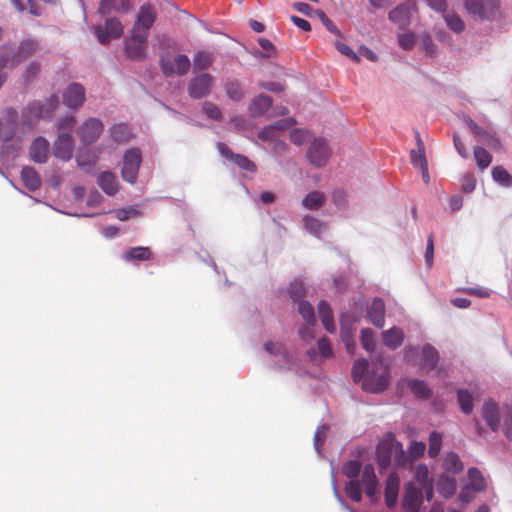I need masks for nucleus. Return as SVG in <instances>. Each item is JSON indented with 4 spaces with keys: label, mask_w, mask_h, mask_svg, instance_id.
I'll use <instances>...</instances> for the list:
<instances>
[{
    "label": "nucleus",
    "mask_w": 512,
    "mask_h": 512,
    "mask_svg": "<svg viewBox=\"0 0 512 512\" xmlns=\"http://www.w3.org/2000/svg\"><path fill=\"white\" fill-rule=\"evenodd\" d=\"M392 454H394L397 466L404 465L406 456L402 444L396 442L394 436L389 433L379 442L376 448V459L380 471L389 467Z\"/></svg>",
    "instance_id": "obj_1"
},
{
    "label": "nucleus",
    "mask_w": 512,
    "mask_h": 512,
    "mask_svg": "<svg viewBox=\"0 0 512 512\" xmlns=\"http://www.w3.org/2000/svg\"><path fill=\"white\" fill-rule=\"evenodd\" d=\"M389 383L388 367L374 364L363 379L362 388L366 392L379 393L386 390Z\"/></svg>",
    "instance_id": "obj_2"
},
{
    "label": "nucleus",
    "mask_w": 512,
    "mask_h": 512,
    "mask_svg": "<svg viewBox=\"0 0 512 512\" xmlns=\"http://www.w3.org/2000/svg\"><path fill=\"white\" fill-rule=\"evenodd\" d=\"M157 18L155 7L150 3L140 6L136 15L131 32L136 33L137 37L145 38L149 36V31Z\"/></svg>",
    "instance_id": "obj_3"
},
{
    "label": "nucleus",
    "mask_w": 512,
    "mask_h": 512,
    "mask_svg": "<svg viewBox=\"0 0 512 512\" xmlns=\"http://www.w3.org/2000/svg\"><path fill=\"white\" fill-rule=\"evenodd\" d=\"M191 67L188 56L178 54L173 59L167 55H161L160 68L166 77H180L185 75Z\"/></svg>",
    "instance_id": "obj_4"
},
{
    "label": "nucleus",
    "mask_w": 512,
    "mask_h": 512,
    "mask_svg": "<svg viewBox=\"0 0 512 512\" xmlns=\"http://www.w3.org/2000/svg\"><path fill=\"white\" fill-rule=\"evenodd\" d=\"M141 161V151L138 148H131L125 152L121 171L124 181L131 184L136 182Z\"/></svg>",
    "instance_id": "obj_5"
},
{
    "label": "nucleus",
    "mask_w": 512,
    "mask_h": 512,
    "mask_svg": "<svg viewBox=\"0 0 512 512\" xmlns=\"http://www.w3.org/2000/svg\"><path fill=\"white\" fill-rule=\"evenodd\" d=\"M330 156L331 150L323 138L314 139L307 150V158L315 167L325 166Z\"/></svg>",
    "instance_id": "obj_6"
},
{
    "label": "nucleus",
    "mask_w": 512,
    "mask_h": 512,
    "mask_svg": "<svg viewBox=\"0 0 512 512\" xmlns=\"http://www.w3.org/2000/svg\"><path fill=\"white\" fill-rule=\"evenodd\" d=\"M94 32L97 36L98 41L106 45L111 39L120 38L123 34V26L117 18H107L104 27L96 25Z\"/></svg>",
    "instance_id": "obj_7"
},
{
    "label": "nucleus",
    "mask_w": 512,
    "mask_h": 512,
    "mask_svg": "<svg viewBox=\"0 0 512 512\" xmlns=\"http://www.w3.org/2000/svg\"><path fill=\"white\" fill-rule=\"evenodd\" d=\"M214 85V77L208 73H202L193 77L188 84V94L193 99L206 97Z\"/></svg>",
    "instance_id": "obj_8"
},
{
    "label": "nucleus",
    "mask_w": 512,
    "mask_h": 512,
    "mask_svg": "<svg viewBox=\"0 0 512 512\" xmlns=\"http://www.w3.org/2000/svg\"><path fill=\"white\" fill-rule=\"evenodd\" d=\"M103 128L100 119L89 118L78 128L77 134L83 144L89 145L97 141L103 132Z\"/></svg>",
    "instance_id": "obj_9"
},
{
    "label": "nucleus",
    "mask_w": 512,
    "mask_h": 512,
    "mask_svg": "<svg viewBox=\"0 0 512 512\" xmlns=\"http://www.w3.org/2000/svg\"><path fill=\"white\" fill-rule=\"evenodd\" d=\"M464 4L469 13L482 19L492 17L499 8L498 0H465Z\"/></svg>",
    "instance_id": "obj_10"
},
{
    "label": "nucleus",
    "mask_w": 512,
    "mask_h": 512,
    "mask_svg": "<svg viewBox=\"0 0 512 512\" xmlns=\"http://www.w3.org/2000/svg\"><path fill=\"white\" fill-rule=\"evenodd\" d=\"M148 38H140L136 33L131 32L130 37L126 39L124 45V52L126 56L133 60L139 61L146 58V43Z\"/></svg>",
    "instance_id": "obj_11"
},
{
    "label": "nucleus",
    "mask_w": 512,
    "mask_h": 512,
    "mask_svg": "<svg viewBox=\"0 0 512 512\" xmlns=\"http://www.w3.org/2000/svg\"><path fill=\"white\" fill-rule=\"evenodd\" d=\"M217 148L219 153L226 159L232 161L242 170L248 172H256L257 167L254 162L248 159L245 155L237 154L231 151V149L225 143H218Z\"/></svg>",
    "instance_id": "obj_12"
},
{
    "label": "nucleus",
    "mask_w": 512,
    "mask_h": 512,
    "mask_svg": "<svg viewBox=\"0 0 512 512\" xmlns=\"http://www.w3.org/2000/svg\"><path fill=\"white\" fill-rule=\"evenodd\" d=\"M18 127V113L13 108H8L5 111L3 120H0V139L3 141H10L15 136Z\"/></svg>",
    "instance_id": "obj_13"
},
{
    "label": "nucleus",
    "mask_w": 512,
    "mask_h": 512,
    "mask_svg": "<svg viewBox=\"0 0 512 512\" xmlns=\"http://www.w3.org/2000/svg\"><path fill=\"white\" fill-rule=\"evenodd\" d=\"M422 502L423 499L421 490H419V488H417L414 483H408L405 486L404 491V512H419Z\"/></svg>",
    "instance_id": "obj_14"
},
{
    "label": "nucleus",
    "mask_w": 512,
    "mask_h": 512,
    "mask_svg": "<svg viewBox=\"0 0 512 512\" xmlns=\"http://www.w3.org/2000/svg\"><path fill=\"white\" fill-rule=\"evenodd\" d=\"M74 150V139L70 134L62 133L54 143L53 153L55 157L68 161L71 159Z\"/></svg>",
    "instance_id": "obj_15"
},
{
    "label": "nucleus",
    "mask_w": 512,
    "mask_h": 512,
    "mask_svg": "<svg viewBox=\"0 0 512 512\" xmlns=\"http://www.w3.org/2000/svg\"><path fill=\"white\" fill-rule=\"evenodd\" d=\"M481 415L489 428L493 432H497L500 428V412L498 404L492 399H488L483 403Z\"/></svg>",
    "instance_id": "obj_16"
},
{
    "label": "nucleus",
    "mask_w": 512,
    "mask_h": 512,
    "mask_svg": "<svg viewBox=\"0 0 512 512\" xmlns=\"http://www.w3.org/2000/svg\"><path fill=\"white\" fill-rule=\"evenodd\" d=\"M85 101V89L79 83L70 84L63 93V102L69 108H78Z\"/></svg>",
    "instance_id": "obj_17"
},
{
    "label": "nucleus",
    "mask_w": 512,
    "mask_h": 512,
    "mask_svg": "<svg viewBox=\"0 0 512 512\" xmlns=\"http://www.w3.org/2000/svg\"><path fill=\"white\" fill-rule=\"evenodd\" d=\"M131 9V0H100L98 6V13L102 16H105L113 12L127 13Z\"/></svg>",
    "instance_id": "obj_18"
},
{
    "label": "nucleus",
    "mask_w": 512,
    "mask_h": 512,
    "mask_svg": "<svg viewBox=\"0 0 512 512\" xmlns=\"http://www.w3.org/2000/svg\"><path fill=\"white\" fill-rule=\"evenodd\" d=\"M400 487V478L396 472L389 474L385 484V503L387 507L393 508L397 504Z\"/></svg>",
    "instance_id": "obj_19"
},
{
    "label": "nucleus",
    "mask_w": 512,
    "mask_h": 512,
    "mask_svg": "<svg viewBox=\"0 0 512 512\" xmlns=\"http://www.w3.org/2000/svg\"><path fill=\"white\" fill-rule=\"evenodd\" d=\"M59 105V98L57 95H51L44 104L33 103L30 106L31 112L42 119H50L53 112Z\"/></svg>",
    "instance_id": "obj_20"
},
{
    "label": "nucleus",
    "mask_w": 512,
    "mask_h": 512,
    "mask_svg": "<svg viewBox=\"0 0 512 512\" xmlns=\"http://www.w3.org/2000/svg\"><path fill=\"white\" fill-rule=\"evenodd\" d=\"M388 17L400 29H406L411 22V7L407 4H400L389 12Z\"/></svg>",
    "instance_id": "obj_21"
},
{
    "label": "nucleus",
    "mask_w": 512,
    "mask_h": 512,
    "mask_svg": "<svg viewBox=\"0 0 512 512\" xmlns=\"http://www.w3.org/2000/svg\"><path fill=\"white\" fill-rule=\"evenodd\" d=\"M367 317L370 322L382 328L385 323V304L381 298H374L371 305L367 308Z\"/></svg>",
    "instance_id": "obj_22"
},
{
    "label": "nucleus",
    "mask_w": 512,
    "mask_h": 512,
    "mask_svg": "<svg viewBox=\"0 0 512 512\" xmlns=\"http://www.w3.org/2000/svg\"><path fill=\"white\" fill-rule=\"evenodd\" d=\"M361 485L364 487L366 495L371 499L374 498L377 491L378 480L373 465H365L361 476Z\"/></svg>",
    "instance_id": "obj_23"
},
{
    "label": "nucleus",
    "mask_w": 512,
    "mask_h": 512,
    "mask_svg": "<svg viewBox=\"0 0 512 512\" xmlns=\"http://www.w3.org/2000/svg\"><path fill=\"white\" fill-rule=\"evenodd\" d=\"M48 151V141L43 137H38L32 142L29 148V155L34 162L45 163L48 158Z\"/></svg>",
    "instance_id": "obj_24"
},
{
    "label": "nucleus",
    "mask_w": 512,
    "mask_h": 512,
    "mask_svg": "<svg viewBox=\"0 0 512 512\" xmlns=\"http://www.w3.org/2000/svg\"><path fill=\"white\" fill-rule=\"evenodd\" d=\"M466 123L477 141L483 142L491 147H496L499 144V140L492 133L480 127L472 119L468 118Z\"/></svg>",
    "instance_id": "obj_25"
},
{
    "label": "nucleus",
    "mask_w": 512,
    "mask_h": 512,
    "mask_svg": "<svg viewBox=\"0 0 512 512\" xmlns=\"http://www.w3.org/2000/svg\"><path fill=\"white\" fill-rule=\"evenodd\" d=\"M21 62L22 58L20 55H16L15 49L11 45L0 46V71L4 68H13Z\"/></svg>",
    "instance_id": "obj_26"
},
{
    "label": "nucleus",
    "mask_w": 512,
    "mask_h": 512,
    "mask_svg": "<svg viewBox=\"0 0 512 512\" xmlns=\"http://www.w3.org/2000/svg\"><path fill=\"white\" fill-rule=\"evenodd\" d=\"M21 180L29 191H36L41 187L42 181L35 168L26 166L21 170Z\"/></svg>",
    "instance_id": "obj_27"
},
{
    "label": "nucleus",
    "mask_w": 512,
    "mask_h": 512,
    "mask_svg": "<svg viewBox=\"0 0 512 512\" xmlns=\"http://www.w3.org/2000/svg\"><path fill=\"white\" fill-rule=\"evenodd\" d=\"M272 105V99L264 94L255 97L249 105V113L253 118L264 115Z\"/></svg>",
    "instance_id": "obj_28"
},
{
    "label": "nucleus",
    "mask_w": 512,
    "mask_h": 512,
    "mask_svg": "<svg viewBox=\"0 0 512 512\" xmlns=\"http://www.w3.org/2000/svg\"><path fill=\"white\" fill-rule=\"evenodd\" d=\"M98 185L107 195L110 196L115 195L119 190V183L116 176L109 171L102 172L98 176Z\"/></svg>",
    "instance_id": "obj_29"
},
{
    "label": "nucleus",
    "mask_w": 512,
    "mask_h": 512,
    "mask_svg": "<svg viewBox=\"0 0 512 512\" xmlns=\"http://www.w3.org/2000/svg\"><path fill=\"white\" fill-rule=\"evenodd\" d=\"M438 360V351L429 344L424 345L421 353V368L426 371H431L436 367Z\"/></svg>",
    "instance_id": "obj_30"
},
{
    "label": "nucleus",
    "mask_w": 512,
    "mask_h": 512,
    "mask_svg": "<svg viewBox=\"0 0 512 512\" xmlns=\"http://www.w3.org/2000/svg\"><path fill=\"white\" fill-rule=\"evenodd\" d=\"M383 343L390 349H396L404 341V332L398 327H392L382 333Z\"/></svg>",
    "instance_id": "obj_31"
},
{
    "label": "nucleus",
    "mask_w": 512,
    "mask_h": 512,
    "mask_svg": "<svg viewBox=\"0 0 512 512\" xmlns=\"http://www.w3.org/2000/svg\"><path fill=\"white\" fill-rule=\"evenodd\" d=\"M326 203V196L323 192H309L302 200V205L308 210H318Z\"/></svg>",
    "instance_id": "obj_32"
},
{
    "label": "nucleus",
    "mask_w": 512,
    "mask_h": 512,
    "mask_svg": "<svg viewBox=\"0 0 512 512\" xmlns=\"http://www.w3.org/2000/svg\"><path fill=\"white\" fill-rule=\"evenodd\" d=\"M318 313L324 328L330 333L334 332L336 327L333 320V313L326 301L319 302Z\"/></svg>",
    "instance_id": "obj_33"
},
{
    "label": "nucleus",
    "mask_w": 512,
    "mask_h": 512,
    "mask_svg": "<svg viewBox=\"0 0 512 512\" xmlns=\"http://www.w3.org/2000/svg\"><path fill=\"white\" fill-rule=\"evenodd\" d=\"M152 253L149 247L138 246L129 248L124 254L123 259L127 262L131 261H147L150 260Z\"/></svg>",
    "instance_id": "obj_34"
},
{
    "label": "nucleus",
    "mask_w": 512,
    "mask_h": 512,
    "mask_svg": "<svg viewBox=\"0 0 512 512\" xmlns=\"http://www.w3.org/2000/svg\"><path fill=\"white\" fill-rule=\"evenodd\" d=\"M437 491L445 498H450L456 491V480L452 477L441 475L437 481Z\"/></svg>",
    "instance_id": "obj_35"
},
{
    "label": "nucleus",
    "mask_w": 512,
    "mask_h": 512,
    "mask_svg": "<svg viewBox=\"0 0 512 512\" xmlns=\"http://www.w3.org/2000/svg\"><path fill=\"white\" fill-rule=\"evenodd\" d=\"M111 138L117 143H127L132 138V132L128 125L117 124L109 129Z\"/></svg>",
    "instance_id": "obj_36"
},
{
    "label": "nucleus",
    "mask_w": 512,
    "mask_h": 512,
    "mask_svg": "<svg viewBox=\"0 0 512 512\" xmlns=\"http://www.w3.org/2000/svg\"><path fill=\"white\" fill-rule=\"evenodd\" d=\"M443 468L446 472L458 474L463 470V464L456 453L449 452L444 458Z\"/></svg>",
    "instance_id": "obj_37"
},
{
    "label": "nucleus",
    "mask_w": 512,
    "mask_h": 512,
    "mask_svg": "<svg viewBox=\"0 0 512 512\" xmlns=\"http://www.w3.org/2000/svg\"><path fill=\"white\" fill-rule=\"evenodd\" d=\"M457 401L460 409L464 414H471L473 411V397L466 389H459L457 391Z\"/></svg>",
    "instance_id": "obj_38"
},
{
    "label": "nucleus",
    "mask_w": 512,
    "mask_h": 512,
    "mask_svg": "<svg viewBox=\"0 0 512 512\" xmlns=\"http://www.w3.org/2000/svg\"><path fill=\"white\" fill-rule=\"evenodd\" d=\"M492 178L495 182L498 184L504 186V187H511L512 186V176L509 174V172L502 166H495L492 169Z\"/></svg>",
    "instance_id": "obj_39"
},
{
    "label": "nucleus",
    "mask_w": 512,
    "mask_h": 512,
    "mask_svg": "<svg viewBox=\"0 0 512 512\" xmlns=\"http://www.w3.org/2000/svg\"><path fill=\"white\" fill-rule=\"evenodd\" d=\"M468 479L470 486L475 491H483L486 488V481L477 468H470L468 470Z\"/></svg>",
    "instance_id": "obj_40"
},
{
    "label": "nucleus",
    "mask_w": 512,
    "mask_h": 512,
    "mask_svg": "<svg viewBox=\"0 0 512 512\" xmlns=\"http://www.w3.org/2000/svg\"><path fill=\"white\" fill-rule=\"evenodd\" d=\"M474 158L479 169H486L492 162V155L483 147L474 148Z\"/></svg>",
    "instance_id": "obj_41"
},
{
    "label": "nucleus",
    "mask_w": 512,
    "mask_h": 512,
    "mask_svg": "<svg viewBox=\"0 0 512 512\" xmlns=\"http://www.w3.org/2000/svg\"><path fill=\"white\" fill-rule=\"evenodd\" d=\"M408 387L418 398L427 399L431 395V391L424 381L417 379L411 380L408 383Z\"/></svg>",
    "instance_id": "obj_42"
},
{
    "label": "nucleus",
    "mask_w": 512,
    "mask_h": 512,
    "mask_svg": "<svg viewBox=\"0 0 512 512\" xmlns=\"http://www.w3.org/2000/svg\"><path fill=\"white\" fill-rule=\"evenodd\" d=\"M96 156L88 151V149H80L76 161L80 168L88 171L90 167L95 163Z\"/></svg>",
    "instance_id": "obj_43"
},
{
    "label": "nucleus",
    "mask_w": 512,
    "mask_h": 512,
    "mask_svg": "<svg viewBox=\"0 0 512 512\" xmlns=\"http://www.w3.org/2000/svg\"><path fill=\"white\" fill-rule=\"evenodd\" d=\"M368 370V361L366 359H358L352 367V378L355 383L363 382L365 373Z\"/></svg>",
    "instance_id": "obj_44"
},
{
    "label": "nucleus",
    "mask_w": 512,
    "mask_h": 512,
    "mask_svg": "<svg viewBox=\"0 0 512 512\" xmlns=\"http://www.w3.org/2000/svg\"><path fill=\"white\" fill-rule=\"evenodd\" d=\"M447 26L455 33H461L465 29V23L459 15L455 13H445L443 15Z\"/></svg>",
    "instance_id": "obj_45"
},
{
    "label": "nucleus",
    "mask_w": 512,
    "mask_h": 512,
    "mask_svg": "<svg viewBox=\"0 0 512 512\" xmlns=\"http://www.w3.org/2000/svg\"><path fill=\"white\" fill-rule=\"evenodd\" d=\"M442 445V435L436 431H433L429 435V449L428 454L431 458H435L439 455Z\"/></svg>",
    "instance_id": "obj_46"
},
{
    "label": "nucleus",
    "mask_w": 512,
    "mask_h": 512,
    "mask_svg": "<svg viewBox=\"0 0 512 512\" xmlns=\"http://www.w3.org/2000/svg\"><path fill=\"white\" fill-rule=\"evenodd\" d=\"M212 56L204 51L198 52L193 59L195 70H206L212 65Z\"/></svg>",
    "instance_id": "obj_47"
},
{
    "label": "nucleus",
    "mask_w": 512,
    "mask_h": 512,
    "mask_svg": "<svg viewBox=\"0 0 512 512\" xmlns=\"http://www.w3.org/2000/svg\"><path fill=\"white\" fill-rule=\"evenodd\" d=\"M304 224L305 228L316 236H319L325 230V223L314 217L306 216Z\"/></svg>",
    "instance_id": "obj_48"
},
{
    "label": "nucleus",
    "mask_w": 512,
    "mask_h": 512,
    "mask_svg": "<svg viewBox=\"0 0 512 512\" xmlns=\"http://www.w3.org/2000/svg\"><path fill=\"white\" fill-rule=\"evenodd\" d=\"M38 48V43L34 40L28 39L21 42L16 55H20L22 61L28 56L33 54Z\"/></svg>",
    "instance_id": "obj_49"
},
{
    "label": "nucleus",
    "mask_w": 512,
    "mask_h": 512,
    "mask_svg": "<svg viewBox=\"0 0 512 512\" xmlns=\"http://www.w3.org/2000/svg\"><path fill=\"white\" fill-rule=\"evenodd\" d=\"M361 463L358 460H350L344 464L342 471L343 474L350 478L351 480H357L360 471H361Z\"/></svg>",
    "instance_id": "obj_50"
},
{
    "label": "nucleus",
    "mask_w": 512,
    "mask_h": 512,
    "mask_svg": "<svg viewBox=\"0 0 512 512\" xmlns=\"http://www.w3.org/2000/svg\"><path fill=\"white\" fill-rule=\"evenodd\" d=\"M345 492L347 496L355 502H360L362 499V492L358 480H350L345 486Z\"/></svg>",
    "instance_id": "obj_51"
},
{
    "label": "nucleus",
    "mask_w": 512,
    "mask_h": 512,
    "mask_svg": "<svg viewBox=\"0 0 512 512\" xmlns=\"http://www.w3.org/2000/svg\"><path fill=\"white\" fill-rule=\"evenodd\" d=\"M225 91L227 96L234 101H239L243 97V90L238 81L227 82L225 84Z\"/></svg>",
    "instance_id": "obj_52"
},
{
    "label": "nucleus",
    "mask_w": 512,
    "mask_h": 512,
    "mask_svg": "<svg viewBox=\"0 0 512 512\" xmlns=\"http://www.w3.org/2000/svg\"><path fill=\"white\" fill-rule=\"evenodd\" d=\"M419 45L427 55L435 56L437 54V46L435 45V43L433 42L432 38L428 33H422L420 35Z\"/></svg>",
    "instance_id": "obj_53"
},
{
    "label": "nucleus",
    "mask_w": 512,
    "mask_h": 512,
    "mask_svg": "<svg viewBox=\"0 0 512 512\" xmlns=\"http://www.w3.org/2000/svg\"><path fill=\"white\" fill-rule=\"evenodd\" d=\"M298 312L302 315L303 319L308 324L315 323V313L312 305L307 301H300L298 303Z\"/></svg>",
    "instance_id": "obj_54"
},
{
    "label": "nucleus",
    "mask_w": 512,
    "mask_h": 512,
    "mask_svg": "<svg viewBox=\"0 0 512 512\" xmlns=\"http://www.w3.org/2000/svg\"><path fill=\"white\" fill-rule=\"evenodd\" d=\"M202 110L207 115V117L212 120L219 121L222 118L220 108L212 102L205 101L202 104Z\"/></svg>",
    "instance_id": "obj_55"
},
{
    "label": "nucleus",
    "mask_w": 512,
    "mask_h": 512,
    "mask_svg": "<svg viewBox=\"0 0 512 512\" xmlns=\"http://www.w3.org/2000/svg\"><path fill=\"white\" fill-rule=\"evenodd\" d=\"M361 343L363 348L368 351L372 352L375 349V340H374V333L371 329L365 328L361 331Z\"/></svg>",
    "instance_id": "obj_56"
},
{
    "label": "nucleus",
    "mask_w": 512,
    "mask_h": 512,
    "mask_svg": "<svg viewBox=\"0 0 512 512\" xmlns=\"http://www.w3.org/2000/svg\"><path fill=\"white\" fill-rule=\"evenodd\" d=\"M279 136H280L279 133L277 131H275L272 124L265 126L258 133L259 139L264 140V141H266V140L277 141Z\"/></svg>",
    "instance_id": "obj_57"
},
{
    "label": "nucleus",
    "mask_w": 512,
    "mask_h": 512,
    "mask_svg": "<svg viewBox=\"0 0 512 512\" xmlns=\"http://www.w3.org/2000/svg\"><path fill=\"white\" fill-rule=\"evenodd\" d=\"M398 44L404 50H411L415 44V36L413 33H404L398 35Z\"/></svg>",
    "instance_id": "obj_58"
},
{
    "label": "nucleus",
    "mask_w": 512,
    "mask_h": 512,
    "mask_svg": "<svg viewBox=\"0 0 512 512\" xmlns=\"http://www.w3.org/2000/svg\"><path fill=\"white\" fill-rule=\"evenodd\" d=\"M258 44L266 51V53H261V56L270 58L276 54L275 46L269 39L261 37L258 39Z\"/></svg>",
    "instance_id": "obj_59"
},
{
    "label": "nucleus",
    "mask_w": 512,
    "mask_h": 512,
    "mask_svg": "<svg viewBox=\"0 0 512 512\" xmlns=\"http://www.w3.org/2000/svg\"><path fill=\"white\" fill-rule=\"evenodd\" d=\"M425 451L426 444L424 442L413 441L409 446V454L414 459L422 457Z\"/></svg>",
    "instance_id": "obj_60"
},
{
    "label": "nucleus",
    "mask_w": 512,
    "mask_h": 512,
    "mask_svg": "<svg viewBox=\"0 0 512 512\" xmlns=\"http://www.w3.org/2000/svg\"><path fill=\"white\" fill-rule=\"evenodd\" d=\"M139 215V212L138 210L132 208V207H129V208H121V209H117L115 211V216L118 220L120 221H126V220H129L133 217H136Z\"/></svg>",
    "instance_id": "obj_61"
},
{
    "label": "nucleus",
    "mask_w": 512,
    "mask_h": 512,
    "mask_svg": "<svg viewBox=\"0 0 512 512\" xmlns=\"http://www.w3.org/2000/svg\"><path fill=\"white\" fill-rule=\"evenodd\" d=\"M309 136V132L304 129H294L290 133V140L296 145H302Z\"/></svg>",
    "instance_id": "obj_62"
},
{
    "label": "nucleus",
    "mask_w": 512,
    "mask_h": 512,
    "mask_svg": "<svg viewBox=\"0 0 512 512\" xmlns=\"http://www.w3.org/2000/svg\"><path fill=\"white\" fill-rule=\"evenodd\" d=\"M415 477L420 486H423L426 483H432V480L429 478L428 468L424 465H419L417 467Z\"/></svg>",
    "instance_id": "obj_63"
},
{
    "label": "nucleus",
    "mask_w": 512,
    "mask_h": 512,
    "mask_svg": "<svg viewBox=\"0 0 512 512\" xmlns=\"http://www.w3.org/2000/svg\"><path fill=\"white\" fill-rule=\"evenodd\" d=\"M503 432L505 436L512 440V411L504 414Z\"/></svg>",
    "instance_id": "obj_64"
}]
</instances>
